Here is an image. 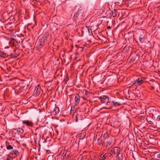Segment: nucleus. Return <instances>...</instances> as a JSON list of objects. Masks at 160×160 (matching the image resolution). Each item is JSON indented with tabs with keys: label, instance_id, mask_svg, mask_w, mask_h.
Here are the masks:
<instances>
[{
	"label": "nucleus",
	"instance_id": "nucleus-13",
	"mask_svg": "<svg viewBox=\"0 0 160 160\" xmlns=\"http://www.w3.org/2000/svg\"><path fill=\"white\" fill-rule=\"evenodd\" d=\"M98 144L99 146L102 145V146H103V142L102 140L100 138H99L97 140Z\"/></svg>",
	"mask_w": 160,
	"mask_h": 160
},
{
	"label": "nucleus",
	"instance_id": "nucleus-27",
	"mask_svg": "<svg viewBox=\"0 0 160 160\" xmlns=\"http://www.w3.org/2000/svg\"><path fill=\"white\" fill-rule=\"evenodd\" d=\"M148 123L151 124V125H153V122H152V121H151V120H150L149 121H148Z\"/></svg>",
	"mask_w": 160,
	"mask_h": 160
},
{
	"label": "nucleus",
	"instance_id": "nucleus-39",
	"mask_svg": "<svg viewBox=\"0 0 160 160\" xmlns=\"http://www.w3.org/2000/svg\"><path fill=\"white\" fill-rule=\"evenodd\" d=\"M25 88V87H22V88H23V89Z\"/></svg>",
	"mask_w": 160,
	"mask_h": 160
},
{
	"label": "nucleus",
	"instance_id": "nucleus-29",
	"mask_svg": "<svg viewBox=\"0 0 160 160\" xmlns=\"http://www.w3.org/2000/svg\"><path fill=\"white\" fill-rule=\"evenodd\" d=\"M157 120L158 121H160V115L158 117Z\"/></svg>",
	"mask_w": 160,
	"mask_h": 160
},
{
	"label": "nucleus",
	"instance_id": "nucleus-37",
	"mask_svg": "<svg viewBox=\"0 0 160 160\" xmlns=\"http://www.w3.org/2000/svg\"><path fill=\"white\" fill-rule=\"evenodd\" d=\"M72 108H71V113L72 112Z\"/></svg>",
	"mask_w": 160,
	"mask_h": 160
},
{
	"label": "nucleus",
	"instance_id": "nucleus-33",
	"mask_svg": "<svg viewBox=\"0 0 160 160\" xmlns=\"http://www.w3.org/2000/svg\"><path fill=\"white\" fill-rule=\"evenodd\" d=\"M81 160H84V158L82 157L81 158Z\"/></svg>",
	"mask_w": 160,
	"mask_h": 160
},
{
	"label": "nucleus",
	"instance_id": "nucleus-1",
	"mask_svg": "<svg viewBox=\"0 0 160 160\" xmlns=\"http://www.w3.org/2000/svg\"><path fill=\"white\" fill-rule=\"evenodd\" d=\"M145 80V78L143 77L139 78L134 81L132 82V85H135L136 86H139L141 85Z\"/></svg>",
	"mask_w": 160,
	"mask_h": 160
},
{
	"label": "nucleus",
	"instance_id": "nucleus-2",
	"mask_svg": "<svg viewBox=\"0 0 160 160\" xmlns=\"http://www.w3.org/2000/svg\"><path fill=\"white\" fill-rule=\"evenodd\" d=\"M41 92V88L39 85L36 86L35 90L33 92V95L35 96H37L39 95Z\"/></svg>",
	"mask_w": 160,
	"mask_h": 160
},
{
	"label": "nucleus",
	"instance_id": "nucleus-24",
	"mask_svg": "<svg viewBox=\"0 0 160 160\" xmlns=\"http://www.w3.org/2000/svg\"><path fill=\"white\" fill-rule=\"evenodd\" d=\"M13 147L10 145H8V146H7V149L8 150H10V149H12L13 148Z\"/></svg>",
	"mask_w": 160,
	"mask_h": 160
},
{
	"label": "nucleus",
	"instance_id": "nucleus-17",
	"mask_svg": "<svg viewBox=\"0 0 160 160\" xmlns=\"http://www.w3.org/2000/svg\"><path fill=\"white\" fill-rule=\"evenodd\" d=\"M113 148L114 149V150H115V152H116V154L117 153L118 154L120 153L119 152L121 150L120 148L116 147Z\"/></svg>",
	"mask_w": 160,
	"mask_h": 160
},
{
	"label": "nucleus",
	"instance_id": "nucleus-20",
	"mask_svg": "<svg viewBox=\"0 0 160 160\" xmlns=\"http://www.w3.org/2000/svg\"><path fill=\"white\" fill-rule=\"evenodd\" d=\"M116 12L117 11L116 10V9H114L112 11V16L113 17H115L116 16L117 14H116Z\"/></svg>",
	"mask_w": 160,
	"mask_h": 160
},
{
	"label": "nucleus",
	"instance_id": "nucleus-8",
	"mask_svg": "<svg viewBox=\"0 0 160 160\" xmlns=\"http://www.w3.org/2000/svg\"><path fill=\"white\" fill-rule=\"evenodd\" d=\"M107 154L106 153H104V152L102 153L99 156V160H104L107 158H108L107 155H106Z\"/></svg>",
	"mask_w": 160,
	"mask_h": 160
},
{
	"label": "nucleus",
	"instance_id": "nucleus-19",
	"mask_svg": "<svg viewBox=\"0 0 160 160\" xmlns=\"http://www.w3.org/2000/svg\"><path fill=\"white\" fill-rule=\"evenodd\" d=\"M102 136L104 138V139H107L109 137V135L108 134L107 132H105L104 133H103Z\"/></svg>",
	"mask_w": 160,
	"mask_h": 160
},
{
	"label": "nucleus",
	"instance_id": "nucleus-26",
	"mask_svg": "<svg viewBox=\"0 0 160 160\" xmlns=\"http://www.w3.org/2000/svg\"><path fill=\"white\" fill-rule=\"evenodd\" d=\"M11 155H10H10H8V156L9 157V158L10 160H12L13 159V158L12 156H11Z\"/></svg>",
	"mask_w": 160,
	"mask_h": 160
},
{
	"label": "nucleus",
	"instance_id": "nucleus-18",
	"mask_svg": "<svg viewBox=\"0 0 160 160\" xmlns=\"http://www.w3.org/2000/svg\"><path fill=\"white\" fill-rule=\"evenodd\" d=\"M80 11V10H78V12H76L73 18L74 19H76L78 18L79 15V12Z\"/></svg>",
	"mask_w": 160,
	"mask_h": 160
},
{
	"label": "nucleus",
	"instance_id": "nucleus-30",
	"mask_svg": "<svg viewBox=\"0 0 160 160\" xmlns=\"http://www.w3.org/2000/svg\"><path fill=\"white\" fill-rule=\"evenodd\" d=\"M88 32L89 33H90V32H92L91 29H90L89 28H88Z\"/></svg>",
	"mask_w": 160,
	"mask_h": 160
},
{
	"label": "nucleus",
	"instance_id": "nucleus-38",
	"mask_svg": "<svg viewBox=\"0 0 160 160\" xmlns=\"http://www.w3.org/2000/svg\"><path fill=\"white\" fill-rule=\"evenodd\" d=\"M130 2L129 0H128L126 2Z\"/></svg>",
	"mask_w": 160,
	"mask_h": 160
},
{
	"label": "nucleus",
	"instance_id": "nucleus-32",
	"mask_svg": "<svg viewBox=\"0 0 160 160\" xmlns=\"http://www.w3.org/2000/svg\"><path fill=\"white\" fill-rule=\"evenodd\" d=\"M151 89L152 90H154L155 89V88L154 87L152 86L151 87Z\"/></svg>",
	"mask_w": 160,
	"mask_h": 160
},
{
	"label": "nucleus",
	"instance_id": "nucleus-25",
	"mask_svg": "<svg viewBox=\"0 0 160 160\" xmlns=\"http://www.w3.org/2000/svg\"><path fill=\"white\" fill-rule=\"evenodd\" d=\"M139 39L140 42L142 43L143 42V41L142 40L143 38H142L141 37H139Z\"/></svg>",
	"mask_w": 160,
	"mask_h": 160
},
{
	"label": "nucleus",
	"instance_id": "nucleus-21",
	"mask_svg": "<svg viewBox=\"0 0 160 160\" xmlns=\"http://www.w3.org/2000/svg\"><path fill=\"white\" fill-rule=\"evenodd\" d=\"M36 44L37 47L39 48H41L43 46V43H42V44H40V43H38V42H36Z\"/></svg>",
	"mask_w": 160,
	"mask_h": 160
},
{
	"label": "nucleus",
	"instance_id": "nucleus-7",
	"mask_svg": "<svg viewBox=\"0 0 160 160\" xmlns=\"http://www.w3.org/2000/svg\"><path fill=\"white\" fill-rule=\"evenodd\" d=\"M23 123L25 124L28 126L32 127L33 126V123L28 120H24L22 121Z\"/></svg>",
	"mask_w": 160,
	"mask_h": 160
},
{
	"label": "nucleus",
	"instance_id": "nucleus-16",
	"mask_svg": "<svg viewBox=\"0 0 160 160\" xmlns=\"http://www.w3.org/2000/svg\"><path fill=\"white\" fill-rule=\"evenodd\" d=\"M112 104H113V106L115 107H117L121 105L120 102H115L114 101H112Z\"/></svg>",
	"mask_w": 160,
	"mask_h": 160
},
{
	"label": "nucleus",
	"instance_id": "nucleus-4",
	"mask_svg": "<svg viewBox=\"0 0 160 160\" xmlns=\"http://www.w3.org/2000/svg\"><path fill=\"white\" fill-rule=\"evenodd\" d=\"M81 98H83L85 100L84 98H82V97H80L78 94H77L75 98V103L76 105H77L78 104L80 101L81 100Z\"/></svg>",
	"mask_w": 160,
	"mask_h": 160
},
{
	"label": "nucleus",
	"instance_id": "nucleus-40",
	"mask_svg": "<svg viewBox=\"0 0 160 160\" xmlns=\"http://www.w3.org/2000/svg\"><path fill=\"white\" fill-rule=\"evenodd\" d=\"M77 118V117H76V118ZM77 121V119H76V121Z\"/></svg>",
	"mask_w": 160,
	"mask_h": 160
},
{
	"label": "nucleus",
	"instance_id": "nucleus-10",
	"mask_svg": "<svg viewBox=\"0 0 160 160\" xmlns=\"http://www.w3.org/2000/svg\"><path fill=\"white\" fill-rule=\"evenodd\" d=\"M105 103L106 104V105L108 107V108H106L111 109L113 106V104H112V101L110 102L108 100V101L106 102Z\"/></svg>",
	"mask_w": 160,
	"mask_h": 160
},
{
	"label": "nucleus",
	"instance_id": "nucleus-11",
	"mask_svg": "<svg viewBox=\"0 0 160 160\" xmlns=\"http://www.w3.org/2000/svg\"><path fill=\"white\" fill-rule=\"evenodd\" d=\"M8 55L3 52L0 51V56L3 58H6L8 56Z\"/></svg>",
	"mask_w": 160,
	"mask_h": 160
},
{
	"label": "nucleus",
	"instance_id": "nucleus-3",
	"mask_svg": "<svg viewBox=\"0 0 160 160\" xmlns=\"http://www.w3.org/2000/svg\"><path fill=\"white\" fill-rule=\"evenodd\" d=\"M108 157H110L111 156L112 154V153H114V154H116V152H115V150L114 149H113V148H108L107 150V152L106 153Z\"/></svg>",
	"mask_w": 160,
	"mask_h": 160
},
{
	"label": "nucleus",
	"instance_id": "nucleus-9",
	"mask_svg": "<svg viewBox=\"0 0 160 160\" xmlns=\"http://www.w3.org/2000/svg\"><path fill=\"white\" fill-rule=\"evenodd\" d=\"M9 154L12 155H14V157H15L19 155V152L17 150H15L12 151Z\"/></svg>",
	"mask_w": 160,
	"mask_h": 160
},
{
	"label": "nucleus",
	"instance_id": "nucleus-34",
	"mask_svg": "<svg viewBox=\"0 0 160 160\" xmlns=\"http://www.w3.org/2000/svg\"><path fill=\"white\" fill-rule=\"evenodd\" d=\"M107 28H108V29H110V28H111V27H110V26H108V27H107Z\"/></svg>",
	"mask_w": 160,
	"mask_h": 160
},
{
	"label": "nucleus",
	"instance_id": "nucleus-5",
	"mask_svg": "<svg viewBox=\"0 0 160 160\" xmlns=\"http://www.w3.org/2000/svg\"><path fill=\"white\" fill-rule=\"evenodd\" d=\"M112 139L111 138L108 139L106 142L104 144L103 147L106 148H108L112 145Z\"/></svg>",
	"mask_w": 160,
	"mask_h": 160
},
{
	"label": "nucleus",
	"instance_id": "nucleus-31",
	"mask_svg": "<svg viewBox=\"0 0 160 160\" xmlns=\"http://www.w3.org/2000/svg\"><path fill=\"white\" fill-rule=\"evenodd\" d=\"M157 157L159 159H160V153L158 154L157 156Z\"/></svg>",
	"mask_w": 160,
	"mask_h": 160
},
{
	"label": "nucleus",
	"instance_id": "nucleus-35",
	"mask_svg": "<svg viewBox=\"0 0 160 160\" xmlns=\"http://www.w3.org/2000/svg\"><path fill=\"white\" fill-rule=\"evenodd\" d=\"M6 160H10L9 158H7L6 159Z\"/></svg>",
	"mask_w": 160,
	"mask_h": 160
},
{
	"label": "nucleus",
	"instance_id": "nucleus-28",
	"mask_svg": "<svg viewBox=\"0 0 160 160\" xmlns=\"http://www.w3.org/2000/svg\"><path fill=\"white\" fill-rule=\"evenodd\" d=\"M85 94L87 96L88 94V91L87 90H85Z\"/></svg>",
	"mask_w": 160,
	"mask_h": 160
},
{
	"label": "nucleus",
	"instance_id": "nucleus-15",
	"mask_svg": "<svg viewBox=\"0 0 160 160\" xmlns=\"http://www.w3.org/2000/svg\"><path fill=\"white\" fill-rule=\"evenodd\" d=\"M117 157L119 160H123V154L122 153H118L117 154Z\"/></svg>",
	"mask_w": 160,
	"mask_h": 160
},
{
	"label": "nucleus",
	"instance_id": "nucleus-23",
	"mask_svg": "<svg viewBox=\"0 0 160 160\" xmlns=\"http://www.w3.org/2000/svg\"><path fill=\"white\" fill-rule=\"evenodd\" d=\"M78 10H80L79 12V15L81 16H82L83 15V11L81 9H79Z\"/></svg>",
	"mask_w": 160,
	"mask_h": 160
},
{
	"label": "nucleus",
	"instance_id": "nucleus-12",
	"mask_svg": "<svg viewBox=\"0 0 160 160\" xmlns=\"http://www.w3.org/2000/svg\"><path fill=\"white\" fill-rule=\"evenodd\" d=\"M46 40L44 38H42L39 39L38 41V42L39 43H40V44H42V43H43V45L44 44V42Z\"/></svg>",
	"mask_w": 160,
	"mask_h": 160
},
{
	"label": "nucleus",
	"instance_id": "nucleus-36",
	"mask_svg": "<svg viewBox=\"0 0 160 160\" xmlns=\"http://www.w3.org/2000/svg\"><path fill=\"white\" fill-rule=\"evenodd\" d=\"M9 48V47L7 46V47H5V48L6 49V48Z\"/></svg>",
	"mask_w": 160,
	"mask_h": 160
},
{
	"label": "nucleus",
	"instance_id": "nucleus-22",
	"mask_svg": "<svg viewBox=\"0 0 160 160\" xmlns=\"http://www.w3.org/2000/svg\"><path fill=\"white\" fill-rule=\"evenodd\" d=\"M17 131L20 134L22 133L23 132V130L21 128H19L17 130Z\"/></svg>",
	"mask_w": 160,
	"mask_h": 160
},
{
	"label": "nucleus",
	"instance_id": "nucleus-14",
	"mask_svg": "<svg viewBox=\"0 0 160 160\" xmlns=\"http://www.w3.org/2000/svg\"><path fill=\"white\" fill-rule=\"evenodd\" d=\"M59 108L57 107H55L53 110V113L54 114H56L59 113Z\"/></svg>",
	"mask_w": 160,
	"mask_h": 160
},
{
	"label": "nucleus",
	"instance_id": "nucleus-6",
	"mask_svg": "<svg viewBox=\"0 0 160 160\" xmlns=\"http://www.w3.org/2000/svg\"><path fill=\"white\" fill-rule=\"evenodd\" d=\"M102 103H106L108 101V98L106 96H102L99 98Z\"/></svg>",
	"mask_w": 160,
	"mask_h": 160
}]
</instances>
